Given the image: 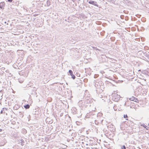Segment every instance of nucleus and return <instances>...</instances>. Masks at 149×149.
<instances>
[{
    "label": "nucleus",
    "instance_id": "15",
    "mask_svg": "<svg viewBox=\"0 0 149 149\" xmlns=\"http://www.w3.org/2000/svg\"><path fill=\"white\" fill-rule=\"evenodd\" d=\"M91 114V113H87L86 116V117H87V118H89L88 117Z\"/></svg>",
    "mask_w": 149,
    "mask_h": 149
},
{
    "label": "nucleus",
    "instance_id": "5",
    "mask_svg": "<svg viewBox=\"0 0 149 149\" xmlns=\"http://www.w3.org/2000/svg\"><path fill=\"white\" fill-rule=\"evenodd\" d=\"M5 3L4 2H1L0 3V8H4L5 6Z\"/></svg>",
    "mask_w": 149,
    "mask_h": 149
},
{
    "label": "nucleus",
    "instance_id": "14",
    "mask_svg": "<svg viewBox=\"0 0 149 149\" xmlns=\"http://www.w3.org/2000/svg\"><path fill=\"white\" fill-rule=\"evenodd\" d=\"M71 76H72V78L73 79H74L75 78V76L73 74H72V75H71Z\"/></svg>",
    "mask_w": 149,
    "mask_h": 149
},
{
    "label": "nucleus",
    "instance_id": "3",
    "mask_svg": "<svg viewBox=\"0 0 149 149\" xmlns=\"http://www.w3.org/2000/svg\"><path fill=\"white\" fill-rule=\"evenodd\" d=\"M129 100H130L136 102H138L139 100L136 97H132L129 98Z\"/></svg>",
    "mask_w": 149,
    "mask_h": 149
},
{
    "label": "nucleus",
    "instance_id": "10",
    "mask_svg": "<svg viewBox=\"0 0 149 149\" xmlns=\"http://www.w3.org/2000/svg\"><path fill=\"white\" fill-rule=\"evenodd\" d=\"M121 149H126V148L125 145L121 146Z\"/></svg>",
    "mask_w": 149,
    "mask_h": 149
},
{
    "label": "nucleus",
    "instance_id": "23",
    "mask_svg": "<svg viewBox=\"0 0 149 149\" xmlns=\"http://www.w3.org/2000/svg\"><path fill=\"white\" fill-rule=\"evenodd\" d=\"M96 84H95V86L96 87Z\"/></svg>",
    "mask_w": 149,
    "mask_h": 149
},
{
    "label": "nucleus",
    "instance_id": "20",
    "mask_svg": "<svg viewBox=\"0 0 149 149\" xmlns=\"http://www.w3.org/2000/svg\"><path fill=\"white\" fill-rule=\"evenodd\" d=\"M3 111H2V110H1V113H3Z\"/></svg>",
    "mask_w": 149,
    "mask_h": 149
},
{
    "label": "nucleus",
    "instance_id": "26",
    "mask_svg": "<svg viewBox=\"0 0 149 149\" xmlns=\"http://www.w3.org/2000/svg\"><path fill=\"white\" fill-rule=\"evenodd\" d=\"M78 0V1H80V0Z\"/></svg>",
    "mask_w": 149,
    "mask_h": 149
},
{
    "label": "nucleus",
    "instance_id": "21",
    "mask_svg": "<svg viewBox=\"0 0 149 149\" xmlns=\"http://www.w3.org/2000/svg\"><path fill=\"white\" fill-rule=\"evenodd\" d=\"M2 131V130L0 129V132H1Z\"/></svg>",
    "mask_w": 149,
    "mask_h": 149
},
{
    "label": "nucleus",
    "instance_id": "16",
    "mask_svg": "<svg viewBox=\"0 0 149 149\" xmlns=\"http://www.w3.org/2000/svg\"><path fill=\"white\" fill-rule=\"evenodd\" d=\"M95 123L96 125H97L98 124V122L96 120H95Z\"/></svg>",
    "mask_w": 149,
    "mask_h": 149
},
{
    "label": "nucleus",
    "instance_id": "2",
    "mask_svg": "<svg viewBox=\"0 0 149 149\" xmlns=\"http://www.w3.org/2000/svg\"><path fill=\"white\" fill-rule=\"evenodd\" d=\"M113 99H114V100L116 102L120 98V96L118 94H115L113 96Z\"/></svg>",
    "mask_w": 149,
    "mask_h": 149
},
{
    "label": "nucleus",
    "instance_id": "9",
    "mask_svg": "<svg viewBox=\"0 0 149 149\" xmlns=\"http://www.w3.org/2000/svg\"><path fill=\"white\" fill-rule=\"evenodd\" d=\"M144 55L146 56L147 58H149V53L146 52L144 54Z\"/></svg>",
    "mask_w": 149,
    "mask_h": 149
},
{
    "label": "nucleus",
    "instance_id": "17",
    "mask_svg": "<svg viewBox=\"0 0 149 149\" xmlns=\"http://www.w3.org/2000/svg\"><path fill=\"white\" fill-rule=\"evenodd\" d=\"M124 117L125 118H126L127 117V115H124Z\"/></svg>",
    "mask_w": 149,
    "mask_h": 149
},
{
    "label": "nucleus",
    "instance_id": "8",
    "mask_svg": "<svg viewBox=\"0 0 149 149\" xmlns=\"http://www.w3.org/2000/svg\"><path fill=\"white\" fill-rule=\"evenodd\" d=\"M19 141L20 143H21V145H24V141L23 140V139H21V140H20V141Z\"/></svg>",
    "mask_w": 149,
    "mask_h": 149
},
{
    "label": "nucleus",
    "instance_id": "22",
    "mask_svg": "<svg viewBox=\"0 0 149 149\" xmlns=\"http://www.w3.org/2000/svg\"><path fill=\"white\" fill-rule=\"evenodd\" d=\"M6 22H4V23H5V24H6Z\"/></svg>",
    "mask_w": 149,
    "mask_h": 149
},
{
    "label": "nucleus",
    "instance_id": "4",
    "mask_svg": "<svg viewBox=\"0 0 149 149\" xmlns=\"http://www.w3.org/2000/svg\"><path fill=\"white\" fill-rule=\"evenodd\" d=\"M88 3L89 4H92L94 6H98V5L97 4V2L95 1H88Z\"/></svg>",
    "mask_w": 149,
    "mask_h": 149
},
{
    "label": "nucleus",
    "instance_id": "24",
    "mask_svg": "<svg viewBox=\"0 0 149 149\" xmlns=\"http://www.w3.org/2000/svg\"><path fill=\"white\" fill-rule=\"evenodd\" d=\"M36 15H34V16H36Z\"/></svg>",
    "mask_w": 149,
    "mask_h": 149
},
{
    "label": "nucleus",
    "instance_id": "13",
    "mask_svg": "<svg viewBox=\"0 0 149 149\" xmlns=\"http://www.w3.org/2000/svg\"><path fill=\"white\" fill-rule=\"evenodd\" d=\"M69 72L71 75H72L73 74L72 72V71L71 70H70L69 71Z\"/></svg>",
    "mask_w": 149,
    "mask_h": 149
},
{
    "label": "nucleus",
    "instance_id": "18",
    "mask_svg": "<svg viewBox=\"0 0 149 149\" xmlns=\"http://www.w3.org/2000/svg\"><path fill=\"white\" fill-rule=\"evenodd\" d=\"M130 149H135V148L134 147H132L130 148Z\"/></svg>",
    "mask_w": 149,
    "mask_h": 149
},
{
    "label": "nucleus",
    "instance_id": "7",
    "mask_svg": "<svg viewBox=\"0 0 149 149\" xmlns=\"http://www.w3.org/2000/svg\"><path fill=\"white\" fill-rule=\"evenodd\" d=\"M24 107L26 109H28L29 108L30 105L29 104L24 106Z\"/></svg>",
    "mask_w": 149,
    "mask_h": 149
},
{
    "label": "nucleus",
    "instance_id": "1",
    "mask_svg": "<svg viewBox=\"0 0 149 149\" xmlns=\"http://www.w3.org/2000/svg\"><path fill=\"white\" fill-rule=\"evenodd\" d=\"M107 127L110 131H113L115 129L114 125L111 124H109L107 125Z\"/></svg>",
    "mask_w": 149,
    "mask_h": 149
},
{
    "label": "nucleus",
    "instance_id": "19",
    "mask_svg": "<svg viewBox=\"0 0 149 149\" xmlns=\"http://www.w3.org/2000/svg\"><path fill=\"white\" fill-rule=\"evenodd\" d=\"M8 2H11L13 0H7Z\"/></svg>",
    "mask_w": 149,
    "mask_h": 149
},
{
    "label": "nucleus",
    "instance_id": "6",
    "mask_svg": "<svg viewBox=\"0 0 149 149\" xmlns=\"http://www.w3.org/2000/svg\"><path fill=\"white\" fill-rule=\"evenodd\" d=\"M51 2L49 1H47L46 2V5L47 6H49L50 5Z\"/></svg>",
    "mask_w": 149,
    "mask_h": 149
},
{
    "label": "nucleus",
    "instance_id": "11",
    "mask_svg": "<svg viewBox=\"0 0 149 149\" xmlns=\"http://www.w3.org/2000/svg\"><path fill=\"white\" fill-rule=\"evenodd\" d=\"M141 125L142 126H143L145 128L147 129V127H148L147 126H146L144 124H143Z\"/></svg>",
    "mask_w": 149,
    "mask_h": 149
},
{
    "label": "nucleus",
    "instance_id": "12",
    "mask_svg": "<svg viewBox=\"0 0 149 149\" xmlns=\"http://www.w3.org/2000/svg\"><path fill=\"white\" fill-rule=\"evenodd\" d=\"M23 81H24V80H23V79H19V82L21 83H23Z\"/></svg>",
    "mask_w": 149,
    "mask_h": 149
},
{
    "label": "nucleus",
    "instance_id": "25",
    "mask_svg": "<svg viewBox=\"0 0 149 149\" xmlns=\"http://www.w3.org/2000/svg\"><path fill=\"white\" fill-rule=\"evenodd\" d=\"M36 15H34V16H36Z\"/></svg>",
    "mask_w": 149,
    "mask_h": 149
}]
</instances>
